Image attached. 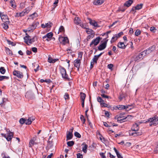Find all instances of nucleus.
I'll list each match as a JSON object with an SVG mask.
<instances>
[{
	"mask_svg": "<svg viewBox=\"0 0 158 158\" xmlns=\"http://www.w3.org/2000/svg\"><path fill=\"white\" fill-rule=\"evenodd\" d=\"M1 135L4 137L8 141H10L11 140L12 138L13 137L14 133L13 132H10L7 134H5L4 133H1Z\"/></svg>",
	"mask_w": 158,
	"mask_h": 158,
	"instance_id": "f257e3e1",
	"label": "nucleus"
},
{
	"mask_svg": "<svg viewBox=\"0 0 158 158\" xmlns=\"http://www.w3.org/2000/svg\"><path fill=\"white\" fill-rule=\"evenodd\" d=\"M101 38L99 37H97L95 39L93 40L90 43L89 46L91 47L94 44V46L97 45L99 43Z\"/></svg>",
	"mask_w": 158,
	"mask_h": 158,
	"instance_id": "f03ea898",
	"label": "nucleus"
},
{
	"mask_svg": "<svg viewBox=\"0 0 158 158\" xmlns=\"http://www.w3.org/2000/svg\"><path fill=\"white\" fill-rule=\"evenodd\" d=\"M0 15L3 22L4 23L7 22V24L10 23V22L9 21V19L7 15H5L0 12Z\"/></svg>",
	"mask_w": 158,
	"mask_h": 158,
	"instance_id": "7ed1b4c3",
	"label": "nucleus"
},
{
	"mask_svg": "<svg viewBox=\"0 0 158 158\" xmlns=\"http://www.w3.org/2000/svg\"><path fill=\"white\" fill-rule=\"evenodd\" d=\"M59 40L61 44L64 45L69 42L67 37H59Z\"/></svg>",
	"mask_w": 158,
	"mask_h": 158,
	"instance_id": "20e7f679",
	"label": "nucleus"
},
{
	"mask_svg": "<svg viewBox=\"0 0 158 158\" xmlns=\"http://www.w3.org/2000/svg\"><path fill=\"white\" fill-rule=\"evenodd\" d=\"M144 52H142L139 54L134 58V60L135 61H139L143 58V57L145 56L144 55Z\"/></svg>",
	"mask_w": 158,
	"mask_h": 158,
	"instance_id": "39448f33",
	"label": "nucleus"
},
{
	"mask_svg": "<svg viewBox=\"0 0 158 158\" xmlns=\"http://www.w3.org/2000/svg\"><path fill=\"white\" fill-rule=\"evenodd\" d=\"M39 24V22H34L32 25L29 26L27 28L28 31H33L36 27Z\"/></svg>",
	"mask_w": 158,
	"mask_h": 158,
	"instance_id": "423d86ee",
	"label": "nucleus"
},
{
	"mask_svg": "<svg viewBox=\"0 0 158 158\" xmlns=\"http://www.w3.org/2000/svg\"><path fill=\"white\" fill-rule=\"evenodd\" d=\"M14 76H16L20 78H22L23 77V75L22 73L18 70H15L13 72Z\"/></svg>",
	"mask_w": 158,
	"mask_h": 158,
	"instance_id": "0eeeda50",
	"label": "nucleus"
},
{
	"mask_svg": "<svg viewBox=\"0 0 158 158\" xmlns=\"http://www.w3.org/2000/svg\"><path fill=\"white\" fill-rule=\"evenodd\" d=\"M108 40L105 41L103 43L100 45L98 47V49L99 51H101L105 49Z\"/></svg>",
	"mask_w": 158,
	"mask_h": 158,
	"instance_id": "6e6552de",
	"label": "nucleus"
},
{
	"mask_svg": "<svg viewBox=\"0 0 158 158\" xmlns=\"http://www.w3.org/2000/svg\"><path fill=\"white\" fill-rule=\"evenodd\" d=\"M133 131L131 130L129 131V133L130 136H137L142 135V132L141 131H139V132L134 131L133 132Z\"/></svg>",
	"mask_w": 158,
	"mask_h": 158,
	"instance_id": "1a4fd4ad",
	"label": "nucleus"
},
{
	"mask_svg": "<svg viewBox=\"0 0 158 158\" xmlns=\"http://www.w3.org/2000/svg\"><path fill=\"white\" fill-rule=\"evenodd\" d=\"M155 48V46H153L149 47L146 50H144L143 52H144V55L145 56L146 55L148 54L154 50Z\"/></svg>",
	"mask_w": 158,
	"mask_h": 158,
	"instance_id": "9d476101",
	"label": "nucleus"
},
{
	"mask_svg": "<svg viewBox=\"0 0 158 158\" xmlns=\"http://www.w3.org/2000/svg\"><path fill=\"white\" fill-rule=\"evenodd\" d=\"M36 139V138L35 137H33L31 139L29 144V147H31L34 145L37 144V143L35 141Z\"/></svg>",
	"mask_w": 158,
	"mask_h": 158,
	"instance_id": "9b49d317",
	"label": "nucleus"
},
{
	"mask_svg": "<svg viewBox=\"0 0 158 158\" xmlns=\"http://www.w3.org/2000/svg\"><path fill=\"white\" fill-rule=\"evenodd\" d=\"M139 129V125L136 123L133 124V126L131 128V130L134 132H138V131Z\"/></svg>",
	"mask_w": 158,
	"mask_h": 158,
	"instance_id": "f8f14e48",
	"label": "nucleus"
},
{
	"mask_svg": "<svg viewBox=\"0 0 158 158\" xmlns=\"http://www.w3.org/2000/svg\"><path fill=\"white\" fill-rule=\"evenodd\" d=\"M143 6V4H138L136 6L133 7L132 8L131 11H134L136 10H139L140 9H141Z\"/></svg>",
	"mask_w": 158,
	"mask_h": 158,
	"instance_id": "ddd939ff",
	"label": "nucleus"
},
{
	"mask_svg": "<svg viewBox=\"0 0 158 158\" xmlns=\"http://www.w3.org/2000/svg\"><path fill=\"white\" fill-rule=\"evenodd\" d=\"M35 120V118L33 117H31L27 119H25V123L27 125L31 124L32 121Z\"/></svg>",
	"mask_w": 158,
	"mask_h": 158,
	"instance_id": "4468645a",
	"label": "nucleus"
},
{
	"mask_svg": "<svg viewBox=\"0 0 158 158\" xmlns=\"http://www.w3.org/2000/svg\"><path fill=\"white\" fill-rule=\"evenodd\" d=\"M128 44L127 45H125L123 42H119L117 44V46L119 48L124 49Z\"/></svg>",
	"mask_w": 158,
	"mask_h": 158,
	"instance_id": "2eb2a0df",
	"label": "nucleus"
},
{
	"mask_svg": "<svg viewBox=\"0 0 158 158\" xmlns=\"http://www.w3.org/2000/svg\"><path fill=\"white\" fill-rule=\"evenodd\" d=\"M104 2V0H94L93 2V4L95 5H100L102 4Z\"/></svg>",
	"mask_w": 158,
	"mask_h": 158,
	"instance_id": "dca6fc26",
	"label": "nucleus"
},
{
	"mask_svg": "<svg viewBox=\"0 0 158 158\" xmlns=\"http://www.w3.org/2000/svg\"><path fill=\"white\" fill-rule=\"evenodd\" d=\"M80 59H76L74 61V65L75 67H80Z\"/></svg>",
	"mask_w": 158,
	"mask_h": 158,
	"instance_id": "f3484780",
	"label": "nucleus"
},
{
	"mask_svg": "<svg viewBox=\"0 0 158 158\" xmlns=\"http://www.w3.org/2000/svg\"><path fill=\"white\" fill-rule=\"evenodd\" d=\"M86 32L87 34H90V35H95L94 32L91 29L89 28H86Z\"/></svg>",
	"mask_w": 158,
	"mask_h": 158,
	"instance_id": "a211bd4d",
	"label": "nucleus"
},
{
	"mask_svg": "<svg viewBox=\"0 0 158 158\" xmlns=\"http://www.w3.org/2000/svg\"><path fill=\"white\" fill-rule=\"evenodd\" d=\"M88 19L89 20V22L90 24L92 25L95 27H98V23L96 22L95 21H94L93 22L92 20L90 18Z\"/></svg>",
	"mask_w": 158,
	"mask_h": 158,
	"instance_id": "6ab92c4d",
	"label": "nucleus"
},
{
	"mask_svg": "<svg viewBox=\"0 0 158 158\" xmlns=\"http://www.w3.org/2000/svg\"><path fill=\"white\" fill-rule=\"evenodd\" d=\"M133 2V1L132 0H129L126 1L124 4V6H126L127 7H129Z\"/></svg>",
	"mask_w": 158,
	"mask_h": 158,
	"instance_id": "aec40b11",
	"label": "nucleus"
},
{
	"mask_svg": "<svg viewBox=\"0 0 158 158\" xmlns=\"http://www.w3.org/2000/svg\"><path fill=\"white\" fill-rule=\"evenodd\" d=\"M73 134L71 132H68V133L67 134L66 136V140L71 139L73 137Z\"/></svg>",
	"mask_w": 158,
	"mask_h": 158,
	"instance_id": "412c9836",
	"label": "nucleus"
},
{
	"mask_svg": "<svg viewBox=\"0 0 158 158\" xmlns=\"http://www.w3.org/2000/svg\"><path fill=\"white\" fill-rule=\"evenodd\" d=\"M82 145L83 146L82 147V151L85 153H86L87 152V149L88 148L87 145L86 144L84 143L82 144Z\"/></svg>",
	"mask_w": 158,
	"mask_h": 158,
	"instance_id": "4be33fe9",
	"label": "nucleus"
},
{
	"mask_svg": "<svg viewBox=\"0 0 158 158\" xmlns=\"http://www.w3.org/2000/svg\"><path fill=\"white\" fill-rule=\"evenodd\" d=\"M30 38V36H26L23 38V39L24 40V42L27 45H29V40Z\"/></svg>",
	"mask_w": 158,
	"mask_h": 158,
	"instance_id": "5701e85b",
	"label": "nucleus"
},
{
	"mask_svg": "<svg viewBox=\"0 0 158 158\" xmlns=\"http://www.w3.org/2000/svg\"><path fill=\"white\" fill-rule=\"evenodd\" d=\"M60 70L61 75H63V74L65 73L66 72L65 69L63 67L60 66Z\"/></svg>",
	"mask_w": 158,
	"mask_h": 158,
	"instance_id": "b1692460",
	"label": "nucleus"
},
{
	"mask_svg": "<svg viewBox=\"0 0 158 158\" xmlns=\"http://www.w3.org/2000/svg\"><path fill=\"white\" fill-rule=\"evenodd\" d=\"M62 77L65 80H67L69 81L70 79L68 77V75L67 73L66 72H65V73L63 74V75H62Z\"/></svg>",
	"mask_w": 158,
	"mask_h": 158,
	"instance_id": "393cba45",
	"label": "nucleus"
},
{
	"mask_svg": "<svg viewBox=\"0 0 158 158\" xmlns=\"http://www.w3.org/2000/svg\"><path fill=\"white\" fill-rule=\"evenodd\" d=\"M115 107L118 110H121L125 109V106L123 105H119L116 106Z\"/></svg>",
	"mask_w": 158,
	"mask_h": 158,
	"instance_id": "a878e982",
	"label": "nucleus"
},
{
	"mask_svg": "<svg viewBox=\"0 0 158 158\" xmlns=\"http://www.w3.org/2000/svg\"><path fill=\"white\" fill-rule=\"evenodd\" d=\"M81 99L82 101H85V99L86 97L85 94L82 92L80 93Z\"/></svg>",
	"mask_w": 158,
	"mask_h": 158,
	"instance_id": "bb28decb",
	"label": "nucleus"
},
{
	"mask_svg": "<svg viewBox=\"0 0 158 158\" xmlns=\"http://www.w3.org/2000/svg\"><path fill=\"white\" fill-rule=\"evenodd\" d=\"M75 23L77 25L81 23V20L78 17H76L74 19Z\"/></svg>",
	"mask_w": 158,
	"mask_h": 158,
	"instance_id": "cd10ccee",
	"label": "nucleus"
},
{
	"mask_svg": "<svg viewBox=\"0 0 158 158\" xmlns=\"http://www.w3.org/2000/svg\"><path fill=\"white\" fill-rule=\"evenodd\" d=\"M4 23H3L2 24V25L3 27V28L5 30L9 28V26H8V24H7V22Z\"/></svg>",
	"mask_w": 158,
	"mask_h": 158,
	"instance_id": "c85d7f7f",
	"label": "nucleus"
},
{
	"mask_svg": "<svg viewBox=\"0 0 158 158\" xmlns=\"http://www.w3.org/2000/svg\"><path fill=\"white\" fill-rule=\"evenodd\" d=\"M6 52L7 55L9 56H11L12 55V51L10 50L9 48H6Z\"/></svg>",
	"mask_w": 158,
	"mask_h": 158,
	"instance_id": "c756f323",
	"label": "nucleus"
},
{
	"mask_svg": "<svg viewBox=\"0 0 158 158\" xmlns=\"http://www.w3.org/2000/svg\"><path fill=\"white\" fill-rule=\"evenodd\" d=\"M10 3L12 7L13 8H15L16 7V6L14 0H11L10 2Z\"/></svg>",
	"mask_w": 158,
	"mask_h": 158,
	"instance_id": "7c9ffc66",
	"label": "nucleus"
},
{
	"mask_svg": "<svg viewBox=\"0 0 158 158\" xmlns=\"http://www.w3.org/2000/svg\"><path fill=\"white\" fill-rule=\"evenodd\" d=\"M118 38L117 37V34H116L113 36L112 37L111 40L110 42L112 43L115 42L116 40H117Z\"/></svg>",
	"mask_w": 158,
	"mask_h": 158,
	"instance_id": "2f4dec72",
	"label": "nucleus"
},
{
	"mask_svg": "<svg viewBox=\"0 0 158 158\" xmlns=\"http://www.w3.org/2000/svg\"><path fill=\"white\" fill-rule=\"evenodd\" d=\"M53 146V141L48 140V148H50Z\"/></svg>",
	"mask_w": 158,
	"mask_h": 158,
	"instance_id": "473e14b6",
	"label": "nucleus"
},
{
	"mask_svg": "<svg viewBox=\"0 0 158 158\" xmlns=\"http://www.w3.org/2000/svg\"><path fill=\"white\" fill-rule=\"evenodd\" d=\"M53 34L51 32L48 33L46 35H45L46 37L48 38H48L49 39L51 38L53 36Z\"/></svg>",
	"mask_w": 158,
	"mask_h": 158,
	"instance_id": "72a5a7b5",
	"label": "nucleus"
},
{
	"mask_svg": "<svg viewBox=\"0 0 158 158\" xmlns=\"http://www.w3.org/2000/svg\"><path fill=\"white\" fill-rule=\"evenodd\" d=\"M67 144L69 147H72L74 144V142L73 141H68L67 142Z\"/></svg>",
	"mask_w": 158,
	"mask_h": 158,
	"instance_id": "f704fd0d",
	"label": "nucleus"
},
{
	"mask_svg": "<svg viewBox=\"0 0 158 158\" xmlns=\"http://www.w3.org/2000/svg\"><path fill=\"white\" fill-rule=\"evenodd\" d=\"M100 105L102 107H106L108 108H110V106H108V105L103 102H102L100 103Z\"/></svg>",
	"mask_w": 158,
	"mask_h": 158,
	"instance_id": "c9c22d12",
	"label": "nucleus"
},
{
	"mask_svg": "<svg viewBox=\"0 0 158 158\" xmlns=\"http://www.w3.org/2000/svg\"><path fill=\"white\" fill-rule=\"evenodd\" d=\"M6 69L4 67H1L0 68V72L2 74H4L6 72Z\"/></svg>",
	"mask_w": 158,
	"mask_h": 158,
	"instance_id": "e433bc0d",
	"label": "nucleus"
},
{
	"mask_svg": "<svg viewBox=\"0 0 158 158\" xmlns=\"http://www.w3.org/2000/svg\"><path fill=\"white\" fill-rule=\"evenodd\" d=\"M46 27L50 28L53 25V24L51 22H49L45 24Z\"/></svg>",
	"mask_w": 158,
	"mask_h": 158,
	"instance_id": "4c0bfd02",
	"label": "nucleus"
},
{
	"mask_svg": "<svg viewBox=\"0 0 158 158\" xmlns=\"http://www.w3.org/2000/svg\"><path fill=\"white\" fill-rule=\"evenodd\" d=\"M9 78L8 77L3 76H0V81H2L4 79H8Z\"/></svg>",
	"mask_w": 158,
	"mask_h": 158,
	"instance_id": "58836bf2",
	"label": "nucleus"
},
{
	"mask_svg": "<svg viewBox=\"0 0 158 158\" xmlns=\"http://www.w3.org/2000/svg\"><path fill=\"white\" fill-rule=\"evenodd\" d=\"M80 119L82 122L83 124H84L85 121V119L84 118V116L83 115H81L80 117Z\"/></svg>",
	"mask_w": 158,
	"mask_h": 158,
	"instance_id": "ea45409f",
	"label": "nucleus"
},
{
	"mask_svg": "<svg viewBox=\"0 0 158 158\" xmlns=\"http://www.w3.org/2000/svg\"><path fill=\"white\" fill-rule=\"evenodd\" d=\"M98 60V59L97 57H95V56H94L91 61L93 62L94 63L97 64V61Z\"/></svg>",
	"mask_w": 158,
	"mask_h": 158,
	"instance_id": "a19ab883",
	"label": "nucleus"
},
{
	"mask_svg": "<svg viewBox=\"0 0 158 158\" xmlns=\"http://www.w3.org/2000/svg\"><path fill=\"white\" fill-rule=\"evenodd\" d=\"M20 123L21 124H23L25 123V119L23 118H21L19 121Z\"/></svg>",
	"mask_w": 158,
	"mask_h": 158,
	"instance_id": "79ce46f5",
	"label": "nucleus"
},
{
	"mask_svg": "<svg viewBox=\"0 0 158 158\" xmlns=\"http://www.w3.org/2000/svg\"><path fill=\"white\" fill-rule=\"evenodd\" d=\"M141 33V31L139 29H137L136 30L135 32V35L136 36H138Z\"/></svg>",
	"mask_w": 158,
	"mask_h": 158,
	"instance_id": "37998d69",
	"label": "nucleus"
},
{
	"mask_svg": "<svg viewBox=\"0 0 158 158\" xmlns=\"http://www.w3.org/2000/svg\"><path fill=\"white\" fill-rule=\"evenodd\" d=\"M64 27L61 26L59 28V31L60 32H64Z\"/></svg>",
	"mask_w": 158,
	"mask_h": 158,
	"instance_id": "c03bdc74",
	"label": "nucleus"
},
{
	"mask_svg": "<svg viewBox=\"0 0 158 158\" xmlns=\"http://www.w3.org/2000/svg\"><path fill=\"white\" fill-rule=\"evenodd\" d=\"M35 37H34L32 39H30V38L29 41V44H31L32 43L34 42L35 41Z\"/></svg>",
	"mask_w": 158,
	"mask_h": 158,
	"instance_id": "a18cd8bd",
	"label": "nucleus"
},
{
	"mask_svg": "<svg viewBox=\"0 0 158 158\" xmlns=\"http://www.w3.org/2000/svg\"><path fill=\"white\" fill-rule=\"evenodd\" d=\"M97 101L98 102H100V103L104 102V101L102 99V98L100 97H98L97 98Z\"/></svg>",
	"mask_w": 158,
	"mask_h": 158,
	"instance_id": "49530a36",
	"label": "nucleus"
},
{
	"mask_svg": "<svg viewBox=\"0 0 158 158\" xmlns=\"http://www.w3.org/2000/svg\"><path fill=\"white\" fill-rule=\"evenodd\" d=\"M74 135L75 136L78 138H80L81 137V135L77 132H75L74 133Z\"/></svg>",
	"mask_w": 158,
	"mask_h": 158,
	"instance_id": "de8ad7c7",
	"label": "nucleus"
},
{
	"mask_svg": "<svg viewBox=\"0 0 158 158\" xmlns=\"http://www.w3.org/2000/svg\"><path fill=\"white\" fill-rule=\"evenodd\" d=\"M26 14H27L25 12V11L24 10H23V11L19 13V14L20 15V17L23 16L25 15Z\"/></svg>",
	"mask_w": 158,
	"mask_h": 158,
	"instance_id": "09e8293b",
	"label": "nucleus"
},
{
	"mask_svg": "<svg viewBox=\"0 0 158 158\" xmlns=\"http://www.w3.org/2000/svg\"><path fill=\"white\" fill-rule=\"evenodd\" d=\"M6 153L5 152H3L2 153V158H10V157L8 156H6Z\"/></svg>",
	"mask_w": 158,
	"mask_h": 158,
	"instance_id": "8fccbe9b",
	"label": "nucleus"
},
{
	"mask_svg": "<svg viewBox=\"0 0 158 158\" xmlns=\"http://www.w3.org/2000/svg\"><path fill=\"white\" fill-rule=\"evenodd\" d=\"M105 153L101 152L99 153L100 155L102 158H106L105 155Z\"/></svg>",
	"mask_w": 158,
	"mask_h": 158,
	"instance_id": "3c124183",
	"label": "nucleus"
},
{
	"mask_svg": "<svg viewBox=\"0 0 158 158\" xmlns=\"http://www.w3.org/2000/svg\"><path fill=\"white\" fill-rule=\"evenodd\" d=\"M64 98L65 100L68 99L69 98V94L67 93H65L64 96Z\"/></svg>",
	"mask_w": 158,
	"mask_h": 158,
	"instance_id": "603ef678",
	"label": "nucleus"
},
{
	"mask_svg": "<svg viewBox=\"0 0 158 158\" xmlns=\"http://www.w3.org/2000/svg\"><path fill=\"white\" fill-rule=\"evenodd\" d=\"M94 36V35H89L87 37V40L88 41L91 38H93Z\"/></svg>",
	"mask_w": 158,
	"mask_h": 158,
	"instance_id": "864d4df0",
	"label": "nucleus"
},
{
	"mask_svg": "<svg viewBox=\"0 0 158 158\" xmlns=\"http://www.w3.org/2000/svg\"><path fill=\"white\" fill-rule=\"evenodd\" d=\"M77 158H82L83 156L82 154L80 153H77Z\"/></svg>",
	"mask_w": 158,
	"mask_h": 158,
	"instance_id": "5fc2aeb1",
	"label": "nucleus"
},
{
	"mask_svg": "<svg viewBox=\"0 0 158 158\" xmlns=\"http://www.w3.org/2000/svg\"><path fill=\"white\" fill-rule=\"evenodd\" d=\"M123 32H121L117 35V37L118 38L120 37L121 35H123Z\"/></svg>",
	"mask_w": 158,
	"mask_h": 158,
	"instance_id": "6e6d98bb",
	"label": "nucleus"
},
{
	"mask_svg": "<svg viewBox=\"0 0 158 158\" xmlns=\"http://www.w3.org/2000/svg\"><path fill=\"white\" fill-rule=\"evenodd\" d=\"M52 60H53V59H52L51 57H49L48 59V61L50 63H52Z\"/></svg>",
	"mask_w": 158,
	"mask_h": 158,
	"instance_id": "4d7b16f0",
	"label": "nucleus"
},
{
	"mask_svg": "<svg viewBox=\"0 0 158 158\" xmlns=\"http://www.w3.org/2000/svg\"><path fill=\"white\" fill-rule=\"evenodd\" d=\"M32 50L33 52L36 53L37 52V49L35 47H33L32 48Z\"/></svg>",
	"mask_w": 158,
	"mask_h": 158,
	"instance_id": "13d9d810",
	"label": "nucleus"
},
{
	"mask_svg": "<svg viewBox=\"0 0 158 158\" xmlns=\"http://www.w3.org/2000/svg\"><path fill=\"white\" fill-rule=\"evenodd\" d=\"M7 42H8L9 44H11L12 46H14L15 45V44L13 42H11L10 40H7Z\"/></svg>",
	"mask_w": 158,
	"mask_h": 158,
	"instance_id": "bf43d9fd",
	"label": "nucleus"
},
{
	"mask_svg": "<svg viewBox=\"0 0 158 158\" xmlns=\"http://www.w3.org/2000/svg\"><path fill=\"white\" fill-rule=\"evenodd\" d=\"M156 30L155 27H151L150 28V30L151 31H152L153 32H155V30Z\"/></svg>",
	"mask_w": 158,
	"mask_h": 158,
	"instance_id": "052dcab7",
	"label": "nucleus"
},
{
	"mask_svg": "<svg viewBox=\"0 0 158 158\" xmlns=\"http://www.w3.org/2000/svg\"><path fill=\"white\" fill-rule=\"evenodd\" d=\"M24 10L27 14L29 12L30 10L29 8V7L26 8Z\"/></svg>",
	"mask_w": 158,
	"mask_h": 158,
	"instance_id": "680f3d73",
	"label": "nucleus"
},
{
	"mask_svg": "<svg viewBox=\"0 0 158 158\" xmlns=\"http://www.w3.org/2000/svg\"><path fill=\"white\" fill-rule=\"evenodd\" d=\"M113 65L112 64H109L108 65L107 67L108 68L110 69H111L113 67Z\"/></svg>",
	"mask_w": 158,
	"mask_h": 158,
	"instance_id": "e2e57ef3",
	"label": "nucleus"
},
{
	"mask_svg": "<svg viewBox=\"0 0 158 158\" xmlns=\"http://www.w3.org/2000/svg\"><path fill=\"white\" fill-rule=\"evenodd\" d=\"M50 80H49L48 81L47 80H44V79H41L40 80V81L42 83H43V82H49V81Z\"/></svg>",
	"mask_w": 158,
	"mask_h": 158,
	"instance_id": "0e129e2a",
	"label": "nucleus"
},
{
	"mask_svg": "<svg viewBox=\"0 0 158 158\" xmlns=\"http://www.w3.org/2000/svg\"><path fill=\"white\" fill-rule=\"evenodd\" d=\"M105 115L108 117H109L110 116L109 113L108 111H105Z\"/></svg>",
	"mask_w": 158,
	"mask_h": 158,
	"instance_id": "69168bd1",
	"label": "nucleus"
},
{
	"mask_svg": "<svg viewBox=\"0 0 158 158\" xmlns=\"http://www.w3.org/2000/svg\"><path fill=\"white\" fill-rule=\"evenodd\" d=\"M101 96L103 98H108L109 97L108 96L104 94H101Z\"/></svg>",
	"mask_w": 158,
	"mask_h": 158,
	"instance_id": "338daca9",
	"label": "nucleus"
},
{
	"mask_svg": "<svg viewBox=\"0 0 158 158\" xmlns=\"http://www.w3.org/2000/svg\"><path fill=\"white\" fill-rule=\"evenodd\" d=\"M116 155L117 156L118 158H123V157L121 156V155H120V153L118 152V153L116 154Z\"/></svg>",
	"mask_w": 158,
	"mask_h": 158,
	"instance_id": "774afa93",
	"label": "nucleus"
}]
</instances>
